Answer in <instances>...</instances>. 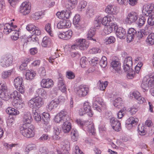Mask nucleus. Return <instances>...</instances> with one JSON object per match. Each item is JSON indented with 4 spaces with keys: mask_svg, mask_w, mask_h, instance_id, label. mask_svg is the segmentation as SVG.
Returning a JSON list of instances; mask_svg holds the SVG:
<instances>
[{
    "mask_svg": "<svg viewBox=\"0 0 154 154\" xmlns=\"http://www.w3.org/2000/svg\"><path fill=\"white\" fill-rule=\"evenodd\" d=\"M99 81L100 82L99 85L100 89L102 91L105 90L108 84V82L107 81H106L105 82H101L100 80H99Z\"/></svg>",
    "mask_w": 154,
    "mask_h": 154,
    "instance_id": "bf43d9fd",
    "label": "nucleus"
},
{
    "mask_svg": "<svg viewBox=\"0 0 154 154\" xmlns=\"http://www.w3.org/2000/svg\"><path fill=\"white\" fill-rule=\"evenodd\" d=\"M36 93L38 96H41L45 97L47 95L46 91L42 88H40L37 90Z\"/></svg>",
    "mask_w": 154,
    "mask_h": 154,
    "instance_id": "a18cd8bd",
    "label": "nucleus"
},
{
    "mask_svg": "<svg viewBox=\"0 0 154 154\" xmlns=\"http://www.w3.org/2000/svg\"><path fill=\"white\" fill-rule=\"evenodd\" d=\"M77 41L79 47V49L81 50L86 49L88 47L89 43L85 39H78Z\"/></svg>",
    "mask_w": 154,
    "mask_h": 154,
    "instance_id": "4be33fe9",
    "label": "nucleus"
},
{
    "mask_svg": "<svg viewBox=\"0 0 154 154\" xmlns=\"http://www.w3.org/2000/svg\"><path fill=\"white\" fill-rule=\"evenodd\" d=\"M71 136L72 140L73 141H76L79 138L78 131L76 129H72L71 131Z\"/></svg>",
    "mask_w": 154,
    "mask_h": 154,
    "instance_id": "473e14b6",
    "label": "nucleus"
},
{
    "mask_svg": "<svg viewBox=\"0 0 154 154\" xmlns=\"http://www.w3.org/2000/svg\"><path fill=\"white\" fill-rule=\"evenodd\" d=\"M147 23L148 25L150 26H152L154 25V15H152L149 17Z\"/></svg>",
    "mask_w": 154,
    "mask_h": 154,
    "instance_id": "774afa93",
    "label": "nucleus"
},
{
    "mask_svg": "<svg viewBox=\"0 0 154 154\" xmlns=\"http://www.w3.org/2000/svg\"><path fill=\"white\" fill-rule=\"evenodd\" d=\"M86 57H82L80 60V64L81 67L82 68H84L86 67L87 61L86 60Z\"/></svg>",
    "mask_w": 154,
    "mask_h": 154,
    "instance_id": "69168bd1",
    "label": "nucleus"
},
{
    "mask_svg": "<svg viewBox=\"0 0 154 154\" xmlns=\"http://www.w3.org/2000/svg\"><path fill=\"white\" fill-rule=\"evenodd\" d=\"M122 104V100L121 98L119 97L115 99L113 102L114 106L118 108H120Z\"/></svg>",
    "mask_w": 154,
    "mask_h": 154,
    "instance_id": "f704fd0d",
    "label": "nucleus"
},
{
    "mask_svg": "<svg viewBox=\"0 0 154 154\" xmlns=\"http://www.w3.org/2000/svg\"><path fill=\"white\" fill-rule=\"evenodd\" d=\"M101 51L100 49L99 48H93L89 50V52L91 54H94L100 53Z\"/></svg>",
    "mask_w": 154,
    "mask_h": 154,
    "instance_id": "680f3d73",
    "label": "nucleus"
},
{
    "mask_svg": "<svg viewBox=\"0 0 154 154\" xmlns=\"http://www.w3.org/2000/svg\"><path fill=\"white\" fill-rule=\"evenodd\" d=\"M110 122L113 129L115 131H119L120 130L121 123L119 121L117 120L116 119H115L114 117H112L110 119Z\"/></svg>",
    "mask_w": 154,
    "mask_h": 154,
    "instance_id": "ddd939ff",
    "label": "nucleus"
},
{
    "mask_svg": "<svg viewBox=\"0 0 154 154\" xmlns=\"http://www.w3.org/2000/svg\"><path fill=\"white\" fill-rule=\"evenodd\" d=\"M45 30L51 36L53 35L51 24L48 23L45 25Z\"/></svg>",
    "mask_w": 154,
    "mask_h": 154,
    "instance_id": "603ef678",
    "label": "nucleus"
},
{
    "mask_svg": "<svg viewBox=\"0 0 154 154\" xmlns=\"http://www.w3.org/2000/svg\"><path fill=\"white\" fill-rule=\"evenodd\" d=\"M69 119L67 112L64 110L61 111L56 115L54 119V120L57 123L63 122L65 121L69 120Z\"/></svg>",
    "mask_w": 154,
    "mask_h": 154,
    "instance_id": "39448f33",
    "label": "nucleus"
},
{
    "mask_svg": "<svg viewBox=\"0 0 154 154\" xmlns=\"http://www.w3.org/2000/svg\"><path fill=\"white\" fill-rule=\"evenodd\" d=\"M66 77L69 79H73L75 78V74L71 71H67L66 73Z\"/></svg>",
    "mask_w": 154,
    "mask_h": 154,
    "instance_id": "e2e57ef3",
    "label": "nucleus"
},
{
    "mask_svg": "<svg viewBox=\"0 0 154 154\" xmlns=\"http://www.w3.org/2000/svg\"><path fill=\"white\" fill-rule=\"evenodd\" d=\"M49 152L48 149L45 146H41L39 149V154H48Z\"/></svg>",
    "mask_w": 154,
    "mask_h": 154,
    "instance_id": "8fccbe9b",
    "label": "nucleus"
},
{
    "mask_svg": "<svg viewBox=\"0 0 154 154\" xmlns=\"http://www.w3.org/2000/svg\"><path fill=\"white\" fill-rule=\"evenodd\" d=\"M118 10L117 6L112 5H108L105 8V12L108 14H115Z\"/></svg>",
    "mask_w": 154,
    "mask_h": 154,
    "instance_id": "412c9836",
    "label": "nucleus"
},
{
    "mask_svg": "<svg viewBox=\"0 0 154 154\" xmlns=\"http://www.w3.org/2000/svg\"><path fill=\"white\" fill-rule=\"evenodd\" d=\"M86 111H88V115L92 117L93 115V113L91 109V107L89 105V103L88 102H85L84 104L83 108Z\"/></svg>",
    "mask_w": 154,
    "mask_h": 154,
    "instance_id": "c756f323",
    "label": "nucleus"
},
{
    "mask_svg": "<svg viewBox=\"0 0 154 154\" xmlns=\"http://www.w3.org/2000/svg\"><path fill=\"white\" fill-rule=\"evenodd\" d=\"M12 72V69L7 71H4L2 74V78L4 79L8 78L11 76Z\"/></svg>",
    "mask_w": 154,
    "mask_h": 154,
    "instance_id": "e433bc0d",
    "label": "nucleus"
},
{
    "mask_svg": "<svg viewBox=\"0 0 154 154\" xmlns=\"http://www.w3.org/2000/svg\"><path fill=\"white\" fill-rule=\"evenodd\" d=\"M20 30V29H19L17 30H14L12 32V33L14 34L11 37V39L13 41H16L19 38V32Z\"/></svg>",
    "mask_w": 154,
    "mask_h": 154,
    "instance_id": "c03bdc74",
    "label": "nucleus"
},
{
    "mask_svg": "<svg viewBox=\"0 0 154 154\" xmlns=\"http://www.w3.org/2000/svg\"><path fill=\"white\" fill-rule=\"evenodd\" d=\"M125 72H127V77L129 79H132L135 75V72L132 68H130V69H128V71Z\"/></svg>",
    "mask_w": 154,
    "mask_h": 154,
    "instance_id": "09e8293b",
    "label": "nucleus"
},
{
    "mask_svg": "<svg viewBox=\"0 0 154 154\" xmlns=\"http://www.w3.org/2000/svg\"><path fill=\"white\" fill-rule=\"evenodd\" d=\"M87 5V2L84 1H81L78 7V11H82V10L84 9Z\"/></svg>",
    "mask_w": 154,
    "mask_h": 154,
    "instance_id": "3c124183",
    "label": "nucleus"
},
{
    "mask_svg": "<svg viewBox=\"0 0 154 154\" xmlns=\"http://www.w3.org/2000/svg\"><path fill=\"white\" fill-rule=\"evenodd\" d=\"M146 41L148 44H154V33H151L148 35Z\"/></svg>",
    "mask_w": 154,
    "mask_h": 154,
    "instance_id": "4c0bfd02",
    "label": "nucleus"
},
{
    "mask_svg": "<svg viewBox=\"0 0 154 154\" xmlns=\"http://www.w3.org/2000/svg\"><path fill=\"white\" fill-rule=\"evenodd\" d=\"M13 61L12 56L9 54L2 56L0 59V65L3 67L6 68L12 64Z\"/></svg>",
    "mask_w": 154,
    "mask_h": 154,
    "instance_id": "20e7f679",
    "label": "nucleus"
},
{
    "mask_svg": "<svg viewBox=\"0 0 154 154\" xmlns=\"http://www.w3.org/2000/svg\"><path fill=\"white\" fill-rule=\"evenodd\" d=\"M38 73L41 77H43L46 75V72L45 68L41 67L39 69Z\"/></svg>",
    "mask_w": 154,
    "mask_h": 154,
    "instance_id": "052dcab7",
    "label": "nucleus"
},
{
    "mask_svg": "<svg viewBox=\"0 0 154 154\" xmlns=\"http://www.w3.org/2000/svg\"><path fill=\"white\" fill-rule=\"evenodd\" d=\"M116 41L115 38L113 36H110L106 38L104 43L106 45H108L114 43Z\"/></svg>",
    "mask_w": 154,
    "mask_h": 154,
    "instance_id": "6e6d98bb",
    "label": "nucleus"
},
{
    "mask_svg": "<svg viewBox=\"0 0 154 154\" xmlns=\"http://www.w3.org/2000/svg\"><path fill=\"white\" fill-rule=\"evenodd\" d=\"M75 27L78 29H82L85 27L84 23L81 21L78 23H76V24H74Z\"/></svg>",
    "mask_w": 154,
    "mask_h": 154,
    "instance_id": "338daca9",
    "label": "nucleus"
},
{
    "mask_svg": "<svg viewBox=\"0 0 154 154\" xmlns=\"http://www.w3.org/2000/svg\"><path fill=\"white\" fill-rule=\"evenodd\" d=\"M29 63V59L26 58L25 59L23 63L20 65V69L21 70L26 69L27 67V64Z\"/></svg>",
    "mask_w": 154,
    "mask_h": 154,
    "instance_id": "864d4df0",
    "label": "nucleus"
},
{
    "mask_svg": "<svg viewBox=\"0 0 154 154\" xmlns=\"http://www.w3.org/2000/svg\"><path fill=\"white\" fill-rule=\"evenodd\" d=\"M133 65L132 58L131 57H129L125 58L123 64V69L125 71H127L128 69L130 68H132L131 66Z\"/></svg>",
    "mask_w": 154,
    "mask_h": 154,
    "instance_id": "2eb2a0df",
    "label": "nucleus"
},
{
    "mask_svg": "<svg viewBox=\"0 0 154 154\" xmlns=\"http://www.w3.org/2000/svg\"><path fill=\"white\" fill-rule=\"evenodd\" d=\"M137 35V31L133 28H130L127 33V41L129 42L132 41Z\"/></svg>",
    "mask_w": 154,
    "mask_h": 154,
    "instance_id": "4468645a",
    "label": "nucleus"
},
{
    "mask_svg": "<svg viewBox=\"0 0 154 154\" xmlns=\"http://www.w3.org/2000/svg\"><path fill=\"white\" fill-rule=\"evenodd\" d=\"M72 34V32L71 30H69L66 32L60 33L58 35V37L63 40H67L70 39Z\"/></svg>",
    "mask_w": 154,
    "mask_h": 154,
    "instance_id": "6ab92c4d",
    "label": "nucleus"
},
{
    "mask_svg": "<svg viewBox=\"0 0 154 154\" xmlns=\"http://www.w3.org/2000/svg\"><path fill=\"white\" fill-rule=\"evenodd\" d=\"M71 26V23L69 20L63 19L61 20L57 24L58 29L68 28Z\"/></svg>",
    "mask_w": 154,
    "mask_h": 154,
    "instance_id": "f8f14e48",
    "label": "nucleus"
},
{
    "mask_svg": "<svg viewBox=\"0 0 154 154\" xmlns=\"http://www.w3.org/2000/svg\"><path fill=\"white\" fill-rule=\"evenodd\" d=\"M31 8L30 4L29 1H26L21 4L20 7L19 12L22 14L26 15L29 13Z\"/></svg>",
    "mask_w": 154,
    "mask_h": 154,
    "instance_id": "423d86ee",
    "label": "nucleus"
},
{
    "mask_svg": "<svg viewBox=\"0 0 154 154\" xmlns=\"http://www.w3.org/2000/svg\"><path fill=\"white\" fill-rule=\"evenodd\" d=\"M106 60V57L103 56L102 57L101 59L99 60L100 65L102 67L105 68L106 66L107 65Z\"/></svg>",
    "mask_w": 154,
    "mask_h": 154,
    "instance_id": "49530a36",
    "label": "nucleus"
},
{
    "mask_svg": "<svg viewBox=\"0 0 154 154\" xmlns=\"http://www.w3.org/2000/svg\"><path fill=\"white\" fill-rule=\"evenodd\" d=\"M4 30L3 32L4 34L6 35L8 34L10 32H12L14 30L12 29L11 28V26L9 23L3 24Z\"/></svg>",
    "mask_w": 154,
    "mask_h": 154,
    "instance_id": "c85d7f7f",
    "label": "nucleus"
},
{
    "mask_svg": "<svg viewBox=\"0 0 154 154\" xmlns=\"http://www.w3.org/2000/svg\"><path fill=\"white\" fill-rule=\"evenodd\" d=\"M29 37L26 35H23L20 37L19 40V42L23 46L25 44L26 45L27 42L29 41Z\"/></svg>",
    "mask_w": 154,
    "mask_h": 154,
    "instance_id": "72a5a7b5",
    "label": "nucleus"
},
{
    "mask_svg": "<svg viewBox=\"0 0 154 154\" xmlns=\"http://www.w3.org/2000/svg\"><path fill=\"white\" fill-rule=\"evenodd\" d=\"M6 111L8 114L12 115H16L19 113V112L18 110L11 107L8 108L6 109Z\"/></svg>",
    "mask_w": 154,
    "mask_h": 154,
    "instance_id": "2f4dec72",
    "label": "nucleus"
},
{
    "mask_svg": "<svg viewBox=\"0 0 154 154\" xmlns=\"http://www.w3.org/2000/svg\"><path fill=\"white\" fill-rule=\"evenodd\" d=\"M146 21V19L143 16H142L139 18L137 20L136 23L138 26L140 27L143 26L144 24Z\"/></svg>",
    "mask_w": 154,
    "mask_h": 154,
    "instance_id": "a19ab883",
    "label": "nucleus"
},
{
    "mask_svg": "<svg viewBox=\"0 0 154 154\" xmlns=\"http://www.w3.org/2000/svg\"><path fill=\"white\" fill-rule=\"evenodd\" d=\"M18 92L17 91H15L14 92H12L11 93V96H12V98H13L14 99L16 98V100L18 99L20 100L21 99V95L22 94L23 95V93L22 94L20 92Z\"/></svg>",
    "mask_w": 154,
    "mask_h": 154,
    "instance_id": "79ce46f5",
    "label": "nucleus"
},
{
    "mask_svg": "<svg viewBox=\"0 0 154 154\" xmlns=\"http://www.w3.org/2000/svg\"><path fill=\"white\" fill-rule=\"evenodd\" d=\"M41 86L45 88H49L52 87L54 85L53 82L51 79H43L41 82Z\"/></svg>",
    "mask_w": 154,
    "mask_h": 154,
    "instance_id": "a211bd4d",
    "label": "nucleus"
},
{
    "mask_svg": "<svg viewBox=\"0 0 154 154\" xmlns=\"http://www.w3.org/2000/svg\"><path fill=\"white\" fill-rule=\"evenodd\" d=\"M33 116L35 120L37 122L40 121L42 122V115L38 113L35 110V111L33 112Z\"/></svg>",
    "mask_w": 154,
    "mask_h": 154,
    "instance_id": "ea45409f",
    "label": "nucleus"
},
{
    "mask_svg": "<svg viewBox=\"0 0 154 154\" xmlns=\"http://www.w3.org/2000/svg\"><path fill=\"white\" fill-rule=\"evenodd\" d=\"M96 29L91 27L88 31L87 35V37L88 39L91 38L95 34Z\"/></svg>",
    "mask_w": 154,
    "mask_h": 154,
    "instance_id": "37998d69",
    "label": "nucleus"
},
{
    "mask_svg": "<svg viewBox=\"0 0 154 154\" xmlns=\"http://www.w3.org/2000/svg\"><path fill=\"white\" fill-rule=\"evenodd\" d=\"M0 96L2 99L5 100H8L10 99H12L11 94H8L7 91L5 92H1L0 93Z\"/></svg>",
    "mask_w": 154,
    "mask_h": 154,
    "instance_id": "cd10ccee",
    "label": "nucleus"
},
{
    "mask_svg": "<svg viewBox=\"0 0 154 154\" xmlns=\"http://www.w3.org/2000/svg\"><path fill=\"white\" fill-rule=\"evenodd\" d=\"M32 119L31 114L30 112H25L23 116V121L24 123L23 125H31L30 124Z\"/></svg>",
    "mask_w": 154,
    "mask_h": 154,
    "instance_id": "f3484780",
    "label": "nucleus"
},
{
    "mask_svg": "<svg viewBox=\"0 0 154 154\" xmlns=\"http://www.w3.org/2000/svg\"><path fill=\"white\" fill-rule=\"evenodd\" d=\"M154 9V4L152 3L146 4L143 6V14L146 16H149L152 12Z\"/></svg>",
    "mask_w": 154,
    "mask_h": 154,
    "instance_id": "1a4fd4ad",
    "label": "nucleus"
},
{
    "mask_svg": "<svg viewBox=\"0 0 154 154\" xmlns=\"http://www.w3.org/2000/svg\"><path fill=\"white\" fill-rule=\"evenodd\" d=\"M36 148V146L35 144H29L25 149V152H26V154L27 153H28L30 151L35 150Z\"/></svg>",
    "mask_w": 154,
    "mask_h": 154,
    "instance_id": "de8ad7c7",
    "label": "nucleus"
},
{
    "mask_svg": "<svg viewBox=\"0 0 154 154\" xmlns=\"http://www.w3.org/2000/svg\"><path fill=\"white\" fill-rule=\"evenodd\" d=\"M68 2L69 3V4H68V8L70 9H73L75 8V5L77 4L78 2V0H68Z\"/></svg>",
    "mask_w": 154,
    "mask_h": 154,
    "instance_id": "5fc2aeb1",
    "label": "nucleus"
},
{
    "mask_svg": "<svg viewBox=\"0 0 154 154\" xmlns=\"http://www.w3.org/2000/svg\"><path fill=\"white\" fill-rule=\"evenodd\" d=\"M43 104L42 98L39 96L33 97L29 101L28 103L30 108L35 110L41 107Z\"/></svg>",
    "mask_w": 154,
    "mask_h": 154,
    "instance_id": "7ed1b4c3",
    "label": "nucleus"
},
{
    "mask_svg": "<svg viewBox=\"0 0 154 154\" xmlns=\"http://www.w3.org/2000/svg\"><path fill=\"white\" fill-rule=\"evenodd\" d=\"M26 79L27 80H31L32 79L33 77L35 76V73L34 71L31 70L26 71Z\"/></svg>",
    "mask_w": 154,
    "mask_h": 154,
    "instance_id": "c9c22d12",
    "label": "nucleus"
},
{
    "mask_svg": "<svg viewBox=\"0 0 154 154\" xmlns=\"http://www.w3.org/2000/svg\"><path fill=\"white\" fill-rule=\"evenodd\" d=\"M63 18H66V19H69L72 14L70 11L69 10H66V11H63Z\"/></svg>",
    "mask_w": 154,
    "mask_h": 154,
    "instance_id": "4d7b16f0",
    "label": "nucleus"
},
{
    "mask_svg": "<svg viewBox=\"0 0 154 154\" xmlns=\"http://www.w3.org/2000/svg\"><path fill=\"white\" fill-rule=\"evenodd\" d=\"M58 101L57 99H56L52 100L47 106V110L51 111L52 109L57 108L59 105Z\"/></svg>",
    "mask_w": 154,
    "mask_h": 154,
    "instance_id": "a878e982",
    "label": "nucleus"
},
{
    "mask_svg": "<svg viewBox=\"0 0 154 154\" xmlns=\"http://www.w3.org/2000/svg\"><path fill=\"white\" fill-rule=\"evenodd\" d=\"M69 120L65 121L62 126V130L64 133L69 132L71 129V124Z\"/></svg>",
    "mask_w": 154,
    "mask_h": 154,
    "instance_id": "5701e85b",
    "label": "nucleus"
},
{
    "mask_svg": "<svg viewBox=\"0 0 154 154\" xmlns=\"http://www.w3.org/2000/svg\"><path fill=\"white\" fill-rule=\"evenodd\" d=\"M131 97H134L137 100L138 103L139 104H142L145 101V98L142 97L140 93L138 91L133 92L131 94Z\"/></svg>",
    "mask_w": 154,
    "mask_h": 154,
    "instance_id": "dca6fc26",
    "label": "nucleus"
},
{
    "mask_svg": "<svg viewBox=\"0 0 154 154\" xmlns=\"http://www.w3.org/2000/svg\"><path fill=\"white\" fill-rule=\"evenodd\" d=\"M14 106L17 109H20L24 106V103L21 100H19L14 101Z\"/></svg>",
    "mask_w": 154,
    "mask_h": 154,
    "instance_id": "58836bf2",
    "label": "nucleus"
},
{
    "mask_svg": "<svg viewBox=\"0 0 154 154\" xmlns=\"http://www.w3.org/2000/svg\"><path fill=\"white\" fill-rule=\"evenodd\" d=\"M50 39L48 37L45 36L43 38L42 45L44 47H47L48 43L50 42Z\"/></svg>",
    "mask_w": 154,
    "mask_h": 154,
    "instance_id": "13d9d810",
    "label": "nucleus"
},
{
    "mask_svg": "<svg viewBox=\"0 0 154 154\" xmlns=\"http://www.w3.org/2000/svg\"><path fill=\"white\" fill-rule=\"evenodd\" d=\"M70 143L68 141H66L63 144L64 147H65L62 152L60 151H57V152L58 154H69L68 151L70 149Z\"/></svg>",
    "mask_w": 154,
    "mask_h": 154,
    "instance_id": "bb28decb",
    "label": "nucleus"
},
{
    "mask_svg": "<svg viewBox=\"0 0 154 154\" xmlns=\"http://www.w3.org/2000/svg\"><path fill=\"white\" fill-rule=\"evenodd\" d=\"M114 18V16L112 15H107L103 18L102 20V24L105 26L109 24L110 23L112 22Z\"/></svg>",
    "mask_w": 154,
    "mask_h": 154,
    "instance_id": "b1692460",
    "label": "nucleus"
},
{
    "mask_svg": "<svg viewBox=\"0 0 154 154\" xmlns=\"http://www.w3.org/2000/svg\"><path fill=\"white\" fill-rule=\"evenodd\" d=\"M50 116L48 113H45L42 115V122L45 125L48 124L50 120Z\"/></svg>",
    "mask_w": 154,
    "mask_h": 154,
    "instance_id": "7c9ffc66",
    "label": "nucleus"
},
{
    "mask_svg": "<svg viewBox=\"0 0 154 154\" xmlns=\"http://www.w3.org/2000/svg\"><path fill=\"white\" fill-rule=\"evenodd\" d=\"M116 35L120 39H124L125 38L126 31L122 27H119L116 30Z\"/></svg>",
    "mask_w": 154,
    "mask_h": 154,
    "instance_id": "aec40b11",
    "label": "nucleus"
},
{
    "mask_svg": "<svg viewBox=\"0 0 154 154\" xmlns=\"http://www.w3.org/2000/svg\"><path fill=\"white\" fill-rule=\"evenodd\" d=\"M34 128V127L32 125H23L20 128V132L24 137L28 138L32 137L35 135Z\"/></svg>",
    "mask_w": 154,
    "mask_h": 154,
    "instance_id": "f257e3e1",
    "label": "nucleus"
},
{
    "mask_svg": "<svg viewBox=\"0 0 154 154\" xmlns=\"http://www.w3.org/2000/svg\"><path fill=\"white\" fill-rule=\"evenodd\" d=\"M23 79L22 77H18L14 79V83L16 89L22 94L24 93V86L22 84Z\"/></svg>",
    "mask_w": 154,
    "mask_h": 154,
    "instance_id": "6e6552de",
    "label": "nucleus"
},
{
    "mask_svg": "<svg viewBox=\"0 0 154 154\" xmlns=\"http://www.w3.org/2000/svg\"><path fill=\"white\" fill-rule=\"evenodd\" d=\"M95 102H97L102 106L104 107L105 106V104L103 100L101 97H96L94 99Z\"/></svg>",
    "mask_w": 154,
    "mask_h": 154,
    "instance_id": "0e129e2a",
    "label": "nucleus"
},
{
    "mask_svg": "<svg viewBox=\"0 0 154 154\" xmlns=\"http://www.w3.org/2000/svg\"><path fill=\"white\" fill-rule=\"evenodd\" d=\"M120 63L118 61L113 60L111 63L110 66L113 68L115 72L120 73L121 69Z\"/></svg>",
    "mask_w": 154,
    "mask_h": 154,
    "instance_id": "393cba45",
    "label": "nucleus"
},
{
    "mask_svg": "<svg viewBox=\"0 0 154 154\" xmlns=\"http://www.w3.org/2000/svg\"><path fill=\"white\" fill-rule=\"evenodd\" d=\"M138 121L139 120L137 118L130 117L126 121V126L128 129L130 130L131 128L132 127L134 126L137 124Z\"/></svg>",
    "mask_w": 154,
    "mask_h": 154,
    "instance_id": "9b49d317",
    "label": "nucleus"
},
{
    "mask_svg": "<svg viewBox=\"0 0 154 154\" xmlns=\"http://www.w3.org/2000/svg\"><path fill=\"white\" fill-rule=\"evenodd\" d=\"M149 79L144 78L141 85V88L145 91H147L149 87H154V73H150L149 75Z\"/></svg>",
    "mask_w": 154,
    "mask_h": 154,
    "instance_id": "f03ea898",
    "label": "nucleus"
},
{
    "mask_svg": "<svg viewBox=\"0 0 154 154\" xmlns=\"http://www.w3.org/2000/svg\"><path fill=\"white\" fill-rule=\"evenodd\" d=\"M138 18V13L134 11H132L128 14L125 21L127 24H130L136 22Z\"/></svg>",
    "mask_w": 154,
    "mask_h": 154,
    "instance_id": "0eeeda50",
    "label": "nucleus"
},
{
    "mask_svg": "<svg viewBox=\"0 0 154 154\" xmlns=\"http://www.w3.org/2000/svg\"><path fill=\"white\" fill-rule=\"evenodd\" d=\"M89 91V88L85 86L81 85L78 88L76 94L79 97H85Z\"/></svg>",
    "mask_w": 154,
    "mask_h": 154,
    "instance_id": "9d476101",
    "label": "nucleus"
}]
</instances>
